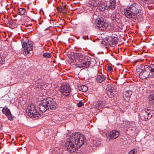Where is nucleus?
<instances>
[{"label":"nucleus","instance_id":"c756f323","mask_svg":"<svg viewBox=\"0 0 154 154\" xmlns=\"http://www.w3.org/2000/svg\"><path fill=\"white\" fill-rule=\"evenodd\" d=\"M43 56L44 57L50 58L52 56L51 54V53H45L43 54Z\"/></svg>","mask_w":154,"mask_h":154},{"label":"nucleus","instance_id":"9b49d317","mask_svg":"<svg viewBox=\"0 0 154 154\" xmlns=\"http://www.w3.org/2000/svg\"><path fill=\"white\" fill-rule=\"evenodd\" d=\"M101 2L102 0H90L87 5L92 7L98 6L101 5Z\"/></svg>","mask_w":154,"mask_h":154},{"label":"nucleus","instance_id":"393cba45","mask_svg":"<svg viewBox=\"0 0 154 154\" xmlns=\"http://www.w3.org/2000/svg\"><path fill=\"white\" fill-rule=\"evenodd\" d=\"M26 12V10L25 8H19L18 9V14L20 15H22L24 14Z\"/></svg>","mask_w":154,"mask_h":154},{"label":"nucleus","instance_id":"ea45409f","mask_svg":"<svg viewBox=\"0 0 154 154\" xmlns=\"http://www.w3.org/2000/svg\"><path fill=\"white\" fill-rule=\"evenodd\" d=\"M28 46H27V47H28V45H29L28 44Z\"/></svg>","mask_w":154,"mask_h":154},{"label":"nucleus","instance_id":"bb28decb","mask_svg":"<svg viewBox=\"0 0 154 154\" xmlns=\"http://www.w3.org/2000/svg\"><path fill=\"white\" fill-rule=\"evenodd\" d=\"M101 144V142L98 140H93V145L94 146H99Z\"/></svg>","mask_w":154,"mask_h":154},{"label":"nucleus","instance_id":"2f4dec72","mask_svg":"<svg viewBox=\"0 0 154 154\" xmlns=\"http://www.w3.org/2000/svg\"><path fill=\"white\" fill-rule=\"evenodd\" d=\"M137 151L135 150V149H133L131 150L128 154H134L135 153H137Z\"/></svg>","mask_w":154,"mask_h":154},{"label":"nucleus","instance_id":"6ab92c4d","mask_svg":"<svg viewBox=\"0 0 154 154\" xmlns=\"http://www.w3.org/2000/svg\"><path fill=\"white\" fill-rule=\"evenodd\" d=\"M132 94V91L131 90H128L125 91L123 97L126 100H128L129 97Z\"/></svg>","mask_w":154,"mask_h":154},{"label":"nucleus","instance_id":"7ed1b4c3","mask_svg":"<svg viewBox=\"0 0 154 154\" xmlns=\"http://www.w3.org/2000/svg\"><path fill=\"white\" fill-rule=\"evenodd\" d=\"M71 139L75 145L77 146V149L80 147L84 143L85 140V136L78 133L73 134L71 135Z\"/></svg>","mask_w":154,"mask_h":154},{"label":"nucleus","instance_id":"4468645a","mask_svg":"<svg viewBox=\"0 0 154 154\" xmlns=\"http://www.w3.org/2000/svg\"><path fill=\"white\" fill-rule=\"evenodd\" d=\"M39 110L42 112H45L47 110H48V106H47L46 102L43 100L41 103L39 104L38 106Z\"/></svg>","mask_w":154,"mask_h":154},{"label":"nucleus","instance_id":"58836bf2","mask_svg":"<svg viewBox=\"0 0 154 154\" xmlns=\"http://www.w3.org/2000/svg\"><path fill=\"white\" fill-rule=\"evenodd\" d=\"M32 20L33 21V19H32Z\"/></svg>","mask_w":154,"mask_h":154},{"label":"nucleus","instance_id":"c85d7f7f","mask_svg":"<svg viewBox=\"0 0 154 154\" xmlns=\"http://www.w3.org/2000/svg\"><path fill=\"white\" fill-rule=\"evenodd\" d=\"M98 6L99 7V9L102 11H103L105 10V6L103 5L102 2H101V5Z\"/></svg>","mask_w":154,"mask_h":154},{"label":"nucleus","instance_id":"aec40b11","mask_svg":"<svg viewBox=\"0 0 154 154\" xmlns=\"http://www.w3.org/2000/svg\"><path fill=\"white\" fill-rule=\"evenodd\" d=\"M146 68V69L148 70V71H149L150 72L153 73L154 72V64L150 65L148 66H144Z\"/></svg>","mask_w":154,"mask_h":154},{"label":"nucleus","instance_id":"423d86ee","mask_svg":"<svg viewBox=\"0 0 154 154\" xmlns=\"http://www.w3.org/2000/svg\"><path fill=\"white\" fill-rule=\"evenodd\" d=\"M95 25L102 31L106 29L108 26V24L104 22L103 19L102 17L98 18L96 20Z\"/></svg>","mask_w":154,"mask_h":154},{"label":"nucleus","instance_id":"4c0bfd02","mask_svg":"<svg viewBox=\"0 0 154 154\" xmlns=\"http://www.w3.org/2000/svg\"><path fill=\"white\" fill-rule=\"evenodd\" d=\"M122 25H121V27L120 28H122Z\"/></svg>","mask_w":154,"mask_h":154},{"label":"nucleus","instance_id":"a878e982","mask_svg":"<svg viewBox=\"0 0 154 154\" xmlns=\"http://www.w3.org/2000/svg\"><path fill=\"white\" fill-rule=\"evenodd\" d=\"M106 89L107 91H112V90H116L114 88V86L111 84H109L107 85Z\"/></svg>","mask_w":154,"mask_h":154},{"label":"nucleus","instance_id":"79ce46f5","mask_svg":"<svg viewBox=\"0 0 154 154\" xmlns=\"http://www.w3.org/2000/svg\"><path fill=\"white\" fill-rule=\"evenodd\" d=\"M153 2H154V0H153Z\"/></svg>","mask_w":154,"mask_h":154},{"label":"nucleus","instance_id":"412c9836","mask_svg":"<svg viewBox=\"0 0 154 154\" xmlns=\"http://www.w3.org/2000/svg\"><path fill=\"white\" fill-rule=\"evenodd\" d=\"M79 89L82 92H85L88 89L87 86L85 85H79L78 86Z\"/></svg>","mask_w":154,"mask_h":154},{"label":"nucleus","instance_id":"6e6552de","mask_svg":"<svg viewBox=\"0 0 154 154\" xmlns=\"http://www.w3.org/2000/svg\"><path fill=\"white\" fill-rule=\"evenodd\" d=\"M73 143L72 140L71 139L70 136L69 139H68L66 142L65 146L66 148V149L69 151L71 153L75 152L78 149Z\"/></svg>","mask_w":154,"mask_h":154},{"label":"nucleus","instance_id":"c9c22d12","mask_svg":"<svg viewBox=\"0 0 154 154\" xmlns=\"http://www.w3.org/2000/svg\"><path fill=\"white\" fill-rule=\"evenodd\" d=\"M1 128V125H0V129Z\"/></svg>","mask_w":154,"mask_h":154},{"label":"nucleus","instance_id":"b1692460","mask_svg":"<svg viewBox=\"0 0 154 154\" xmlns=\"http://www.w3.org/2000/svg\"><path fill=\"white\" fill-rule=\"evenodd\" d=\"M66 7V6L65 5L64 6H60L57 8V10L59 11L60 12L65 13Z\"/></svg>","mask_w":154,"mask_h":154},{"label":"nucleus","instance_id":"473e14b6","mask_svg":"<svg viewBox=\"0 0 154 154\" xmlns=\"http://www.w3.org/2000/svg\"><path fill=\"white\" fill-rule=\"evenodd\" d=\"M83 105V103L81 101H80L77 103L78 106L79 107H82Z\"/></svg>","mask_w":154,"mask_h":154},{"label":"nucleus","instance_id":"e433bc0d","mask_svg":"<svg viewBox=\"0 0 154 154\" xmlns=\"http://www.w3.org/2000/svg\"><path fill=\"white\" fill-rule=\"evenodd\" d=\"M137 61H138V60H136V61H135V62H137Z\"/></svg>","mask_w":154,"mask_h":154},{"label":"nucleus","instance_id":"20e7f679","mask_svg":"<svg viewBox=\"0 0 154 154\" xmlns=\"http://www.w3.org/2000/svg\"><path fill=\"white\" fill-rule=\"evenodd\" d=\"M141 69H138V72H140L139 75L140 79L143 80L154 78V73L150 72L143 65H141Z\"/></svg>","mask_w":154,"mask_h":154},{"label":"nucleus","instance_id":"f257e3e1","mask_svg":"<svg viewBox=\"0 0 154 154\" xmlns=\"http://www.w3.org/2000/svg\"><path fill=\"white\" fill-rule=\"evenodd\" d=\"M73 56L76 57L75 61L77 67L84 68H88L91 64V59L88 56L83 55L82 54L75 53L73 54Z\"/></svg>","mask_w":154,"mask_h":154},{"label":"nucleus","instance_id":"1a4fd4ad","mask_svg":"<svg viewBox=\"0 0 154 154\" xmlns=\"http://www.w3.org/2000/svg\"><path fill=\"white\" fill-rule=\"evenodd\" d=\"M44 100V101L46 102V104L48 110L51 111V110H54L56 109L57 104L55 101L49 97Z\"/></svg>","mask_w":154,"mask_h":154},{"label":"nucleus","instance_id":"cd10ccee","mask_svg":"<svg viewBox=\"0 0 154 154\" xmlns=\"http://www.w3.org/2000/svg\"><path fill=\"white\" fill-rule=\"evenodd\" d=\"M105 101H99L98 102V105L100 108H103L104 106Z\"/></svg>","mask_w":154,"mask_h":154},{"label":"nucleus","instance_id":"ddd939ff","mask_svg":"<svg viewBox=\"0 0 154 154\" xmlns=\"http://www.w3.org/2000/svg\"><path fill=\"white\" fill-rule=\"evenodd\" d=\"M2 112L7 116L9 120H12L13 119V118L12 116L9 109L5 107L3 108Z\"/></svg>","mask_w":154,"mask_h":154},{"label":"nucleus","instance_id":"f8f14e48","mask_svg":"<svg viewBox=\"0 0 154 154\" xmlns=\"http://www.w3.org/2000/svg\"><path fill=\"white\" fill-rule=\"evenodd\" d=\"M28 47H27L28 45L27 43L26 42H24L23 43H22V47L25 51H26L27 54L29 53V51H32L33 48L32 44L30 43H28Z\"/></svg>","mask_w":154,"mask_h":154},{"label":"nucleus","instance_id":"dca6fc26","mask_svg":"<svg viewBox=\"0 0 154 154\" xmlns=\"http://www.w3.org/2000/svg\"><path fill=\"white\" fill-rule=\"evenodd\" d=\"M118 43V38L117 37H114L112 38L109 41V45L112 46H114Z\"/></svg>","mask_w":154,"mask_h":154},{"label":"nucleus","instance_id":"39448f33","mask_svg":"<svg viewBox=\"0 0 154 154\" xmlns=\"http://www.w3.org/2000/svg\"><path fill=\"white\" fill-rule=\"evenodd\" d=\"M27 115L30 117H40L41 116L36 109L35 106L33 104L29 105L26 111Z\"/></svg>","mask_w":154,"mask_h":154},{"label":"nucleus","instance_id":"9d476101","mask_svg":"<svg viewBox=\"0 0 154 154\" xmlns=\"http://www.w3.org/2000/svg\"><path fill=\"white\" fill-rule=\"evenodd\" d=\"M60 91L63 95L65 96H68L70 94V88L66 85H63L61 87Z\"/></svg>","mask_w":154,"mask_h":154},{"label":"nucleus","instance_id":"f3484780","mask_svg":"<svg viewBox=\"0 0 154 154\" xmlns=\"http://www.w3.org/2000/svg\"><path fill=\"white\" fill-rule=\"evenodd\" d=\"M116 2L115 0H110L109 2L108 8L111 10L114 9L116 7Z\"/></svg>","mask_w":154,"mask_h":154},{"label":"nucleus","instance_id":"a19ab883","mask_svg":"<svg viewBox=\"0 0 154 154\" xmlns=\"http://www.w3.org/2000/svg\"><path fill=\"white\" fill-rule=\"evenodd\" d=\"M152 45H154V44H153Z\"/></svg>","mask_w":154,"mask_h":154},{"label":"nucleus","instance_id":"5701e85b","mask_svg":"<svg viewBox=\"0 0 154 154\" xmlns=\"http://www.w3.org/2000/svg\"><path fill=\"white\" fill-rule=\"evenodd\" d=\"M116 90H112V91H107V94L109 97L112 98L114 96L115 94L116 93Z\"/></svg>","mask_w":154,"mask_h":154},{"label":"nucleus","instance_id":"0eeeda50","mask_svg":"<svg viewBox=\"0 0 154 154\" xmlns=\"http://www.w3.org/2000/svg\"><path fill=\"white\" fill-rule=\"evenodd\" d=\"M152 110L145 109L140 113V117L143 121H146L150 119L153 116Z\"/></svg>","mask_w":154,"mask_h":154},{"label":"nucleus","instance_id":"4be33fe9","mask_svg":"<svg viewBox=\"0 0 154 154\" xmlns=\"http://www.w3.org/2000/svg\"><path fill=\"white\" fill-rule=\"evenodd\" d=\"M106 79V77L103 75H99L97 77V80L98 82L101 83L103 82Z\"/></svg>","mask_w":154,"mask_h":154},{"label":"nucleus","instance_id":"f704fd0d","mask_svg":"<svg viewBox=\"0 0 154 154\" xmlns=\"http://www.w3.org/2000/svg\"><path fill=\"white\" fill-rule=\"evenodd\" d=\"M85 37L87 38L88 39H89L88 37V36H85Z\"/></svg>","mask_w":154,"mask_h":154},{"label":"nucleus","instance_id":"7c9ffc66","mask_svg":"<svg viewBox=\"0 0 154 154\" xmlns=\"http://www.w3.org/2000/svg\"><path fill=\"white\" fill-rule=\"evenodd\" d=\"M149 100L154 103V94H152L149 97Z\"/></svg>","mask_w":154,"mask_h":154},{"label":"nucleus","instance_id":"72a5a7b5","mask_svg":"<svg viewBox=\"0 0 154 154\" xmlns=\"http://www.w3.org/2000/svg\"><path fill=\"white\" fill-rule=\"evenodd\" d=\"M107 68L109 71H112V67L111 66H108L107 67Z\"/></svg>","mask_w":154,"mask_h":154},{"label":"nucleus","instance_id":"f03ea898","mask_svg":"<svg viewBox=\"0 0 154 154\" xmlns=\"http://www.w3.org/2000/svg\"><path fill=\"white\" fill-rule=\"evenodd\" d=\"M140 11V7L138 4L134 3L125 9L124 14L128 18H134L137 14L139 13Z\"/></svg>","mask_w":154,"mask_h":154},{"label":"nucleus","instance_id":"2eb2a0df","mask_svg":"<svg viewBox=\"0 0 154 154\" xmlns=\"http://www.w3.org/2000/svg\"><path fill=\"white\" fill-rule=\"evenodd\" d=\"M119 135V132L117 130H114L110 133L109 136L110 139H114L117 138Z\"/></svg>","mask_w":154,"mask_h":154},{"label":"nucleus","instance_id":"a211bd4d","mask_svg":"<svg viewBox=\"0 0 154 154\" xmlns=\"http://www.w3.org/2000/svg\"><path fill=\"white\" fill-rule=\"evenodd\" d=\"M112 17L113 18V20H115L119 23H120L121 20H120V19L121 17L120 15L118 13L112 14Z\"/></svg>","mask_w":154,"mask_h":154}]
</instances>
